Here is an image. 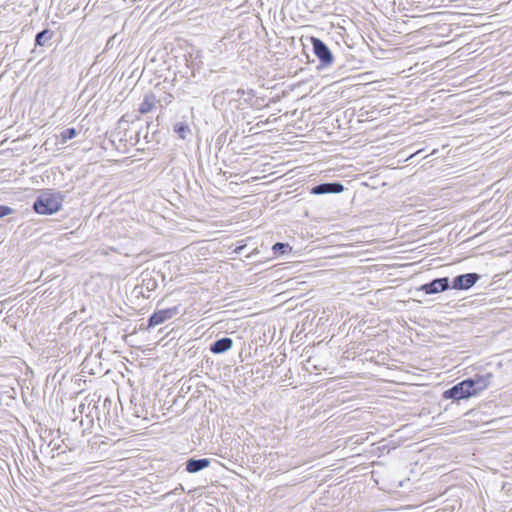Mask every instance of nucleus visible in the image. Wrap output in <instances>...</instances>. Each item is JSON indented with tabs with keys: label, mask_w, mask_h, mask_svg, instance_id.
<instances>
[{
	"label": "nucleus",
	"mask_w": 512,
	"mask_h": 512,
	"mask_svg": "<svg viewBox=\"0 0 512 512\" xmlns=\"http://www.w3.org/2000/svg\"><path fill=\"white\" fill-rule=\"evenodd\" d=\"M179 313V308L177 306L162 309L155 311L149 318V328H153L157 325H160L167 320L172 319L174 316H176Z\"/></svg>",
	"instance_id": "nucleus-3"
},
{
	"label": "nucleus",
	"mask_w": 512,
	"mask_h": 512,
	"mask_svg": "<svg viewBox=\"0 0 512 512\" xmlns=\"http://www.w3.org/2000/svg\"><path fill=\"white\" fill-rule=\"evenodd\" d=\"M13 213V209L8 206L0 205V218L8 216Z\"/></svg>",
	"instance_id": "nucleus-16"
},
{
	"label": "nucleus",
	"mask_w": 512,
	"mask_h": 512,
	"mask_svg": "<svg viewBox=\"0 0 512 512\" xmlns=\"http://www.w3.org/2000/svg\"><path fill=\"white\" fill-rule=\"evenodd\" d=\"M33 208L38 214L51 215L59 211L61 201L55 194L43 192L35 200Z\"/></svg>",
	"instance_id": "nucleus-1"
},
{
	"label": "nucleus",
	"mask_w": 512,
	"mask_h": 512,
	"mask_svg": "<svg viewBox=\"0 0 512 512\" xmlns=\"http://www.w3.org/2000/svg\"><path fill=\"white\" fill-rule=\"evenodd\" d=\"M77 131L75 128H67L63 130L60 134L61 142L66 143L68 140L76 137Z\"/></svg>",
	"instance_id": "nucleus-13"
},
{
	"label": "nucleus",
	"mask_w": 512,
	"mask_h": 512,
	"mask_svg": "<svg viewBox=\"0 0 512 512\" xmlns=\"http://www.w3.org/2000/svg\"><path fill=\"white\" fill-rule=\"evenodd\" d=\"M292 249L287 243L277 242L273 245L272 251L275 255H283L286 252H290Z\"/></svg>",
	"instance_id": "nucleus-12"
},
{
	"label": "nucleus",
	"mask_w": 512,
	"mask_h": 512,
	"mask_svg": "<svg viewBox=\"0 0 512 512\" xmlns=\"http://www.w3.org/2000/svg\"><path fill=\"white\" fill-rule=\"evenodd\" d=\"M491 378L492 375L490 373H487L485 375H476L475 378L471 379L474 384L473 388L475 390V395L488 387Z\"/></svg>",
	"instance_id": "nucleus-10"
},
{
	"label": "nucleus",
	"mask_w": 512,
	"mask_h": 512,
	"mask_svg": "<svg viewBox=\"0 0 512 512\" xmlns=\"http://www.w3.org/2000/svg\"><path fill=\"white\" fill-rule=\"evenodd\" d=\"M480 276L477 273H467L456 276L452 282V288L456 290H467L471 288L478 280Z\"/></svg>",
	"instance_id": "nucleus-5"
},
{
	"label": "nucleus",
	"mask_w": 512,
	"mask_h": 512,
	"mask_svg": "<svg viewBox=\"0 0 512 512\" xmlns=\"http://www.w3.org/2000/svg\"><path fill=\"white\" fill-rule=\"evenodd\" d=\"M449 287V279L447 277L437 278L430 283L424 284L421 287L426 294H435L445 291Z\"/></svg>",
	"instance_id": "nucleus-6"
},
{
	"label": "nucleus",
	"mask_w": 512,
	"mask_h": 512,
	"mask_svg": "<svg viewBox=\"0 0 512 512\" xmlns=\"http://www.w3.org/2000/svg\"><path fill=\"white\" fill-rule=\"evenodd\" d=\"M344 190V186L341 183H323L312 188L311 192L315 195L323 194H338Z\"/></svg>",
	"instance_id": "nucleus-7"
},
{
	"label": "nucleus",
	"mask_w": 512,
	"mask_h": 512,
	"mask_svg": "<svg viewBox=\"0 0 512 512\" xmlns=\"http://www.w3.org/2000/svg\"><path fill=\"white\" fill-rule=\"evenodd\" d=\"M232 345H233L232 339H230L228 337H224V338H221V339L215 341L211 345L210 350L212 353L221 354V353H224V352L228 351L229 349H231Z\"/></svg>",
	"instance_id": "nucleus-9"
},
{
	"label": "nucleus",
	"mask_w": 512,
	"mask_h": 512,
	"mask_svg": "<svg viewBox=\"0 0 512 512\" xmlns=\"http://www.w3.org/2000/svg\"><path fill=\"white\" fill-rule=\"evenodd\" d=\"M155 105V96L152 94H146L143 101L139 105V112L146 114L150 112Z\"/></svg>",
	"instance_id": "nucleus-11"
},
{
	"label": "nucleus",
	"mask_w": 512,
	"mask_h": 512,
	"mask_svg": "<svg viewBox=\"0 0 512 512\" xmlns=\"http://www.w3.org/2000/svg\"><path fill=\"white\" fill-rule=\"evenodd\" d=\"M210 465V460L207 458L189 459L186 463V470L189 473H197Z\"/></svg>",
	"instance_id": "nucleus-8"
},
{
	"label": "nucleus",
	"mask_w": 512,
	"mask_h": 512,
	"mask_svg": "<svg viewBox=\"0 0 512 512\" xmlns=\"http://www.w3.org/2000/svg\"><path fill=\"white\" fill-rule=\"evenodd\" d=\"M50 37V32L48 30H43L36 35V44L43 46L50 39Z\"/></svg>",
	"instance_id": "nucleus-14"
},
{
	"label": "nucleus",
	"mask_w": 512,
	"mask_h": 512,
	"mask_svg": "<svg viewBox=\"0 0 512 512\" xmlns=\"http://www.w3.org/2000/svg\"><path fill=\"white\" fill-rule=\"evenodd\" d=\"M312 45L315 55L323 65H329L333 61V56L327 45L317 38H312Z\"/></svg>",
	"instance_id": "nucleus-4"
},
{
	"label": "nucleus",
	"mask_w": 512,
	"mask_h": 512,
	"mask_svg": "<svg viewBox=\"0 0 512 512\" xmlns=\"http://www.w3.org/2000/svg\"><path fill=\"white\" fill-rule=\"evenodd\" d=\"M175 132L179 134L180 138L185 139L186 134L189 132V127L183 123H178L175 126Z\"/></svg>",
	"instance_id": "nucleus-15"
},
{
	"label": "nucleus",
	"mask_w": 512,
	"mask_h": 512,
	"mask_svg": "<svg viewBox=\"0 0 512 512\" xmlns=\"http://www.w3.org/2000/svg\"><path fill=\"white\" fill-rule=\"evenodd\" d=\"M473 382L470 379L463 380L462 382L454 385L452 388L446 390L443 394L446 399H466L475 395Z\"/></svg>",
	"instance_id": "nucleus-2"
}]
</instances>
